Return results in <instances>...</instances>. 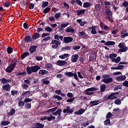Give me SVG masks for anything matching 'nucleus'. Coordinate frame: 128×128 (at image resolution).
<instances>
[{
    "mask_svg": "<svg viewBox=\"0 0 128 128\" xmlns=\"http://www.w3.org/2000/svg\"><path fill=\"white\" fill-rule=\"evenodd\" d=\"M100 42L102 44H104V45L109 46H114L115 45L116 43L112 41H108L106 42V41L104 40H102L100 41Z\"/></svg>",
    "mask_w": 128,
    "mask_h": 128,
    "instance_id": "obj_7",
    "label": "nucleus"
},
{
    "mask_svg": "<svg viewBox=\"0 0 128 128\" xmlns=\"http://www.w3.org/2000/svg\"><path fill=\"white\" fill-rule=\"evenodd\" d=\"M2 89L4 90H6L7 92H9L10 90V87L9 84H4L2 86Z\"/></svg>",
    "mask_w": 128,
    "mask_h": 128,
    "instance_id": "obj_10",
    "label": "nucleus"
},
{
    "mask_svg": "<svg viewBox=\"0 0 128 128\" xmlns=\"http://www.w3.org/2000/svg\"><path fill=\"white\" fill-rule=\"evenodd\" d=\"M25 108L29 110L31 108V104L26 103L25 104Z\"/></svg>",
    "mask_w": 128,
    "mask_h": 128,
    "instance_id": "obj_63",
    "label": "nucleus"
},
{
    "mask_svg": "<svg viewBox=\"0 0 128 128\" xmlns=\"http://www.w3.org/2000/svg\"><path fill=\"white\" fill-rule=\"evenodd\" d=\"M84 92H85V94H86V95L89 96L93 95L94 94V92H90V91H86V90H84Z\"/></svg>",
    "mask_w": 128,
    "mask_h": 128,
    "instance_id": "obj_46",
    "label": "nucleus"
},
{
    "mask_svg": "<svg viewBox=\"0 0 128 128\" xmlns=\"http://www.w3.org/2000/svg\"><path fill=\"white\" fill-rule=\"evenodd\" d=\"M30 94V92L28 90L26 92H24L22 94V96H28Z\"/></svg>",
    "mask_w": 128,
    "mask_h": 128,
    "instance_id": "obj_54",
    "label": "nucleus"
},
{
    "mask_svg": "<svg viewBox=\"0 0 128 128\" xmlns=\"http://www.w3.org/2000/svg\"><path fill=\"white\" fill-rule=\"evenodd\" d=\"M51 44L54 45H52V48L54 49L57 48H58V46L61 44L60 42H59L58 40H52Z\"/></svg>",
    "mask_w": 128,
    "mask_h": 128,
    "instance_id": "obj_4",
    "label": "nucleus"
},
{
    "mask_svg": "<svg viewBox=\"0 0 128 128\" xmlns=\"http://www.w3.org/2000/svg\"><path fill=\"white\" fill-rule=\"evenodd\" d=\"M15 112H16L14 108H12L10 111V112H9L8 114L10 116H12L14 114Z\"/></svg>",
    "mask_w": 128,
    "mask_h": 128,
    "instance_id": "obj_45",
    "label": "nucleus"
},
{
    "mask_svg": "<svg viewBox=\"0 0 128 128\" xmlns=\"http://www.w3.org/2000/svg\"><path fill=\"white\" fill-rule=\"evenodd\" d=\"M98 90V88H95L94 87H91L90 88H87L85 90V92H93V91H96Z\"/></svg>",
    "mask_w": 128,
    "mask_h": 128,
    "instance_id": "obj_27",
    "label": "nucleus"
},
{
    "mask_svg": "<svg viewBox=\"0 0 128 128\" xmlns=\"http://www.w3.org/2000/svg\"><path fill=\"white\" fill-rule=\"evenodd\" d=\"M70 24L68 22H67L66 24L64 23L60 24V27L62 28H66L67 26H68Z\"/></svg>",
    "mask_w": 128,
    "mask_h": 128,
    "instance_id": "obj_62",
    "label": "nucleus"
},
{
    "mask_svg": "<svg viewBox=\"0 0 128 128\" xmlns=\"http://www.w3.org/2000/svg\"><path fill=\"white\" fill-rule=\"evenodd\" d=\"M124 65H119L116 67H112V70H121L122 68H124Z\"/></svg>",
    "mask_w": 128,
    "mask_h": 128,
    "instance_id": "obj_18",
    "label": "nucleus"
},
{
    "mask_svg": "<svg viewBox=\"0 0 128 128\" xmlns=\"http://www.w3.org/2000/svg\"><path fill=\"white\" fill-rule=\"evenodd\" d=\"M122 86L128 88V80H125L124 82L122 83Z\"/></svg>",
    "mask_w": 128,
    "mask_h": 128,
    "instance_id": "obj_64",
    "label": "nucleus"
},
{
    "mask_svg": "<svg viewBox=\"0 0 128 128\" xmlns=\"http://www.w3.org/2000/svg\"><path fill=\"white\" fill-rule=\"evenodd\" d=\"M79 56L78 54H76L75 55H72L71 57V61L72 62H78Z\"/></svg>",
    "mask_w": 128,
    "mask_h": 128,
    "instance_id": "obj_9",
    "label": "nucleus"
},
{
    "mask_svg": "<svg viewBox=\"0 0 128 128\" xmlns=\"http://www.w3.org/2000/svg\"><path fill=\"white\" fill-rule=\"evenodd\" d=\"M106 14L108 16V17H110V16L112 17V12L110 10H106Z\"/></svg>",
    "mask_w": 128,
    "mask_h": 128,
    "instance_id": "obj_32",
    "label": "nucleus"
},
{
    "mask_svg": "<svg viewBox=\"0 0 128 128\" xmlns=\"http://www.w3.org/2000/svg\"><path fill=\"white\" fill-rule=\"evenodd\" d=\"M42 5L41 6L42 8H46L48 6L49 2H48L42 1Z\"/></svg>",
    "mask_w": 128,
    "mask_h": 128,
    "instance_id": "obj_36",
    "label": "nucleus"
},
{
    "mask_svg": "<svg viewBox=\"0 0 128 128\" xmlns=\"http://www.w3.org/2000/svg\"><path fill=\"white\" fill-rule=\"evenodd\" d=\"M96 26H94L92 27V31L91 34H97L96 30Z\"/></svg>",
    "mask_w": 128,
    "mask_h": 128,
    "instance_id": "obj_25",
    "label": "nucleus"
},
{
    "mask_svg": "<svg viewBox=\"0 0 128 128\" xmlns=\"http://www.w3.org/2000/svg\"><path fill=\"white\" fill-rule=\"evenodd\" d=\"M25 103L23 101H19L18 102V106L20 107H22L24 106Z\"/></svg>",
    "mask_w": 128,
    "mask_h": 128,
    "instance_id": "obj_56",
    "label": "nucleus"
},
{
    "mask_svg": "<svg viewBox=\"0 0 128 128\" xmlns=\"http://www.w3.org/2000/svg\"><path fill=\"white\" fill-rule=\"evenodd\" d=\"M121 102L120 99L118 98L114 101V104L116 105H120L122 104Z\"/></svg>",
    "mask_w": 128,
    "mask_h": 128,
    "instance_id": "obj_50",
    "label": "nucleus"
},
{
    "mask_svg": "<svg viewBox=\"0 0 128 128\" xmlns=\"http://www.w3.org/2000/svg\"><path fill=\"white\" fill-rule=\"evenodd\" d=\"M45 68L48 69H51L53 68V65L52 64L48 63L45 65Z\"/></svg>",
    "mask_w": 128,
    "mask_h": 128,
    "instance_id": "obj_37",
    "label": "nucleus"
},
{
    "mask_svg": "<svg viewBox=\"0 0 128 128\" xmlns=\"http://www.w3.org/2000/svg\"><path fill=\"white\" fill-rule=\"evenodd\" d=\"M40 69V67L38 66H31L30 67L28 66L26 68V72L28 74H31L32 72H36Z\"/></svg>",
    "mask_w": 128,
    "mask_h": 128,
    "instance_id": "obj_1",
    "label": "nucleus"
},
{
    "mask_svg": "<svg viewBox=\"0 0 128 128\" xmlns=\"http://www.w3.org/2000/svg\"><path fill=\"white\" fill-rule=\"evenodd\" d=\"M106 84H102L100 86V90L101 92H104L106 89Z\"/></svg>",
    "mask_w": 128,
    "mask_h": 128,
    "instance_id": "obj_26",
    "label": "nucleus"
},
{
    "mask_svg": "<svg viewBox=\"0 0 128 128\" xmlns=\"http://www.w3.org/2000/svg\"><path fill=\"white\" fill-rule=\"evenodd\" d=\"M128 50V48L126 46H125V48H120V50H118V52H124Z\"/></svg>",
    "mask_w": 128,
    "mask_h": 128,
    "instance_id": "obj_41",
    "label": "nucleus"
},
{
    "mask_svg": "<svg viewBox=\"0 0 128 128\" xmlns=\"http://www.w3.org/2000/svg\"><path fill=\"white\" fill-rule=\"evenodd\" d=\"M94 7L95 10L96 12H99L100 10L101 6L100 4H96Z\"/></svg>",
    "mask_w": 128,
    "mask_h": 128,
    "instance_id": "obj_28",
    "label": "nucleus"
},
{
    "mask_svg": "<svg viewBox=\"0 0 128 128\" xmlns=\"http://www.w3.org/2000/svg\"><path fill=\"white\" fill-rule=\"evenodd\" d=\"M68 56H69L68 54H64L63 55L59 56V58L63 60Z\"/></svg>",
    "mask_w": 128,
    "mask_h": 128,
    "instance_id": "obj_38",
    "label": "nucleus"
},
{
    "mask_svg": "<svg viewBox=\"0 0 128 128\" xmlns=\"http://www.w3.org/2000/svg\"><path fill=\"white\" fill-rule=\"evenodd\" d=\"M50 7H46L43 10V12L44 14H46L47 13L50 12Z\"/></svg>",
    "mask_w": 128,
    "mask_h": 128,
    "instance_id": "obj_39",
    "label": "nucleus"
},
{
    "mask_svg": "<svg viewBox=\"0 0 128 128\" xmlns=\"http://www.w3.org/2000/svg\"><path fill=\"white\" fill-rule=\"evenodd\" d=\"M126 78V76H118L116 79L118 82L124 81Z\"/></svg>",
    "mask_w": 128,
    "mask_h": 128,
    "instance_id": "obj_11",
    "label": "nucleus"
},
{
    "mask_svg": "<svg viewBox=\"0 0 128 128\" xmlns=\"http://www.w3.org/2000/svg\"><path fill=\"white\" fill-rule=\"evenodd\" d=\"M56 117L51 115L50 116H47V120L48 122H50L51 120H55Z\"/></svg>",
    "mask_w": 128,
    "mask_h": 128,
    "instance_id": "obj_35",
    "label": "nucleus"
},
{
    "mask_svg": "<svg viewBox=\"0 0 128 128\" xmlns=\"http://www.w3.org/2000/svg\"><path fill=\"white\" fill-rule=\"evenodd\" d=\"M68 64V62L65 60H58L56 62V64L58 66H63Z\"/></svg>",
    "mask_w": 128,
    "mask_h": 128,
    "instance_id": "obj_8",
    "label": "nucleus"
},
{
    "mask_svg": "<svg viewBox=\"0 0 128 128\" xmlns=\"http://www.w3.org/2000/svg\"><path fill=\"white\" fill-rule=\"evenodd\" d=\"M99 102V100H94V101H90V106L91 107H92V106H96L98 104V102Z\"/></svg>",
    "mask_w": 128,
    "mask_h": 128,
    "instance_id": "obj_16",
    "label": "nucleus"
},
{
    "mask_svg": "<svg viewBox=\"0 0 128 128\" xmlns=\"http://www.w3.org/2000/svg\"><path fill=\"white\" fill-rule=\"evenodd\" d=\"M65 31L66 33L75 34V29L72 28H66Z\"/></svg>",
    "mask_w": 128,
    "mask_h": 128,
    "instance_id": "obj_17",
    "label": "nucleus"
},
{
    "mask_svg": "<svg viewBox=\"0 0 128 128\" xmlns=\"http://www.w3.org/2000/svg\"><path fill=\"white\" fill-rule=\"evenodd\" d=\"M110 124V119L107 118L106 120L104 122V124L106 126Z\"/></svg>",
    "mask_w": 128,
    "mask_h": 128,
    "instance_id": "obj_52",
    "label": "nucleus"
},
{
    "mask_svg": "<svg viewBox=\"0 0 128 128\" xmlns=\"http://www.w3.org/2000/svg\"><path fill=\"white\" fill-rule=\"evenodd\" d=\"M17 76H26V72H23L18 73L16 74Z\"/></svg>",
    "mask_w": 128,
    "mask_h": 128,
    "instance_id": "obj_55",
    "label": "nucleus"
},
{
    "mask_svg": "<svg viewBox=\"0 0 128 128\" xmlns=\"http://www.w3.org/2000/svg\"><path fill=\"white\" fill-rule=\"evenodd\" d=\"M24 40L26 43H28V42H30L32 40V38H31V37L30 36V35H28V36H25V38H24Z\"/></svg>",
    "mask_w": 128,
    "mask_h": 128,
    "instance_id": "obj_14",
    "label": "nucleus"
},
{
    "mask_svg": "<svg viewBox=\"0 0 128 128\" xmlns=\"http://www.w3.org/2000/svg\"><path fill=\"white\" fill-rule=\"evenodd\" d=\"M52 98L54 99L58 100H62V98L61 96H58V95L53 96Z\"/></svg>",
    "mask_w": 128,
    "mask_h": 128,
    "instance_id": "obj_47",
    "label": "nucleus"
},
{
    "mask_svg": "<svg viewBox=\"0 0 128 128\" xmlns=\"http://www.w3.org/2000/svg\"><path fill=\"white\" fill-rule=\"evenodd\" d=\"M30 53L28 52H24L20 56V58L22 60H24L25 58L28 56H30Z\"/></svg>",
    "mask_w": 128,
    "mask_h": 128,
    "instance_id": "obj_20",
    "label": "nucleus"
},
{
    "mask_svg": "<svg viewBox=\"0 0 128 128\" xmlns=\"http://www.w3.org/2000/svg\"><path fill=\"white\" fill-rule=\"evenodd\" d=\"M74 40L70 36H66L64 38V42L65 44H68L72 42Z\"/></svg>",
    "mask_w": 128,
    "mask_h": 128,
    "instance_id": "obj_6",
    "label": "nucleus"
},
{
    "mask_svg": "<svg viewBox=\"0 0 128 128\" xmlns=\"http://www.w3.org/2000/svg\"><path fill=\"white\" fill-rule=\"evenodd\" d=\"M32 100H33L32 98L30 99V98H26L24 100V102H25V103H26V102H30Z\"/></svg>",
    "mask_w": 128,
    "mask_h": 128,
    "instance_id": "obj_57",
    "label": "nucleus"
},
{
    "mask_svg": "<svg viewBox=\"0 0 128 128\" xmlns=\"http://www.w3.org/2000/svg\"><path fill=\"white\" fill-rule=\"evenodd\" d=\"M81 48V46H72V49L75 50H80Z\"/></svg>",
    "mask_w": 128,
    "mask_h": 128,
    "instance_id": "obj_51",
    "label": "nucleus"
},
{
    "mask_svg": "<svg viewBox=\"0 0 128 128\" xmlns=\"http://www.w3.org/2000/svg\"><path fill=\"white\" fill-rule=\"evenodd\" d=\"M112 117V114L110 112H108L106 116L107 119H110V118Z\"/></svg>",
    "mask_w": 128,
    "mask_h": 128,
    "instance_id": "obj_59",
    "label": "nucleus"
},
{
    "mask_svg": "<svg viewBox=\"0 0 128 128\" xmlns=\"http://www.w3.org/2000/svg\"><path fill=\"white\" fill-rule=\"evenodd\" d=\"M64 76H66L67 77L71 78L72 76H74V78L76 80H79L76 73H73L72 72H64Z\"/></svg>",
    "mask_w": 128,
    "mask_h": 128,
    "instance_id": "obj_3",
    "label": "nucleus"
},
{
    "mask_svg": "<svg viewBox=\"0 0 128 128\" xmlns=\"http://www.w3.org/2000/svg\"><path fill=\"white\" fill-rule=\"evenodd\" d=\"M56 110H58V108L57 107H56V108H50V109H49L48 110L46 111V112L48 114H50L51 112H54L55 111H56Z\"/></svg>",
    "mask_w": 128,
    "mask_h": 128,
    "instance_id": "obj_31",
    "label": "nucleus"
},
{
    "mask_svg": "<svg viewBox=\"0 0 128 128\" xmlns=\"http://www.w3.org/2000/svg\"><path fill=\"white\" fill-rule=\"evenodd\" d=\"M50 39H51L50 36H48L47 38H43L42 40H41V42H42V43H43V42L44 41L47 42L48 40H50Z\"/></svg>",
    "mask_w": 128,
    "mask_h": 128,
    "instance_id": "obj_48",
    "label": "nucleus"
},
{
    "mask_svg": "<svg viewBox=\"0 0 128 128\" xmlns=\"http://www.w3.org/2000/svg\"><path fill=\"white\" fill-rule=\"evenodd\" d=\"M95 54L92 53L90 56H89V62H93L94 60Z\"/></svg>",
    "mask_w": 128,
    "mask_h": 128,
    "instance_id": "obj_30",
    "label": "nucleus"
},
{
    "mask_svg": "<svg viewBox=\"0 0 128 128\" xmlns=\"http://www.w3.org/2000/svg\"><path fill=\"white\" fill-rule=\"evenodd\" d=\"M62 14L60 12L56 13L54 15V17L56 19H58L61 16Z\"/></svg>",
    "mask_w": 128,
    "mask_h": 128,
    "instance_id": "obj_60",
    "label": "nucleus"
},
{
    "mask_svg": "<svg viewBox=\"0 0 128 128\" xmlns=\"http://www.w3.org/2000/svg\"><path fill=\"white\" fill-rule=\"evenodd\" d=\"M44 124H42L41 123L36 122L35 124V126H32V128H44Z\"/></svg>",
    "mask_w": 128,
    "mask_h": 128,
    "instance_id": "obj_13",
    "label": "nucleus"
},
{
    "mask_svg": "<svg viewBox=\"0 0 128 128\" xmlns=\"http://www.w3.org/2000/svg\"><path fill=\"white\" fill-rule=\"evenodd\" d=\"M44 30H46V31H47L48 32H51L53 31L52 28L50 26H48L46 28H44Z\"/></svg>",
    "mask_w": 128,
    "mask_h": 128,
    "instance_id": "obj_58",
    "label": "nucleus"
},
{
    "mask_svg": "<svg viewBox=\"0 0 128 128\" xmlns=\"http://www.w3.org/2000/svg\"><path fill=\"white\" fill-rule=\"evenodd\" d=\"M54 38L55 40H59V39H60V40L62 41L63 40V36H59L58 34H55L54 36Z\"/></svg>",
    "mask_w": 128,
    "mask_h": 128,
    "instance_id": "obj_23",
    "label": "nucleus"
},
{
    "mask_svg": "<svg viewBox=\"0 0 128 128\" xmlns=\"http://www.w3.org/2000/svg\"><path fill=\"white\" fill-rule=\"evenodd\" d=\"M85 12H86L85 10H77L76 15L78 16H80L82 14L84 15L85 14Z\"/></svg>",
    "mask_w": 128,
    "mask_h": 128,
    "instance_id": "obj_24",
    "label": "nucleus"
},
{
    "mask_svg": "<svg viewBox=\"0 0 128 128\" xmlns=\"http://www.w3.org/2000/svg\"><path fill=\"white\" fill-rule=\"evenodd\" d=\"M23 26H24V28L27 30H28L29 28V26H28V24H27L26 22H24L23 24Z\"/></svg>",
    "mask_w": 128,
    "mask_h": 128,
    "instance_id": "obj_61",
    "label": "nucleus"
},
{
    "mask_svg": "<svg viewBox=\"0 0 128 128\" xmlns=\"http://www.w3.org/2000/svg\"><path fill=\"white\" fill-rule=\"evenodd\" d=\"M16 64H17V62H16L14 63L10 64V66H8L10 67L11 68H12L14 70V68H15L16 66Z\"/></svg>",
    "mask_w": 128,
    "mask_h": 128,
    "instance_id": "obj_42",
    "label": "nucleus"
},
{
    "mask_svg": "<svg viewBox=\"0 0 128 128\" xmlns=\"http://www.w3.org/2000/svg\"><path fill=\"white\" fill-rule=\"evenodd\" d=\"M14 50L13 48L12 47H8L7 48V52L8 54H11L13 52Z\"/></svg>",
    "mask_w": 128,
    "mask_h": 128,
    "instance_id": "obj_40",
    "label": "nucleus"
},
{
    "mask_svg": "<svg viewBox=\"0 0 128 128\" xmlns=\"http://www.w3.org/2000/svg\"><path fill=\"white\" fill-rule=\"evenodd\" d=\"M62 112V110L61 108H59V109L57 110L56 111L53 112L52 114L54 115V116H57L58 114V115H60Z\"/></svg>",
    "mask_w": 128,
    "mask_h": 128,
    "instance_id": "obj_22",
    "label": "nucleus"
},
{
    "mask_svg": "<svg viewBox=\"0 0 128 128\" xmlns=\"http://www.w3.org/2000/svg\"><path fill=\"white\" fill-rule=\"evenodd\" d=\"M14 70V68H11L10 66H8L5 70L8 73H11Z\"/></svg>",
    "mask_w": 128,
    "mask_h": 128,
    "instance_id": "obj_44",
    "label": "nucleus"
},
{
    "mask_svg": "<svg viewBox=\"0 0 128 128\" xmlns=\"http://www.w3.org/2000/svg\"><path fill=\"white\" fill-rule=\"evenodd\" d=\"M74 110L72 109H70V106H67L66 108H64L63 110V113L64 114H73Z\"/></svg>",
    "mask_w": 128,
    "mask_h": 128,
    "instance_id": "obj_5",
    "label": "nucleus"
},
{
    "mask_svg": "<svg viewBox=\"0 0 128 128\" xmlns=\"http://www.w3.org/2000/svg\"><path fill=\"white\" fill-rule=\"evenodd\" d=\"M40 34H39L38 33L36 32V33L34 34V35H33V36H32V40H36V39L40 37Z\"/></svg>",
    "mask_w": 128,
    "mask_h": 128,
    "instance_id": "obj_29",
    "label": "nucleus"
},
{
    "mask_svg": "<svg viewBox=\"0 0 128 128\" xmlns=\"http://www.w3.org/2000/svg\"><path fill=\"white\" fill-rule=\"evenodd\" d=\"M122 85H119V86H115L114 88V90L116 91L118 90H122Z\"/></svg>",
    "mask_w": 128,
    "mask_h": 128,
    "instance_id": "obj_53",
    "label": "nucleus"
},
{
    "mask_svg": "<svg viewBox=\"0 0 128 128\" xmlns=\"http://www.w3.org/2000/svg\"><path fill=\"white\" fill-rule=\"evenodd\" d=\"M91 6V4L89 2H85L83 4V7L84 8H88Z\"/></svg>",
    "mask_w": 128,
    "mask_h": 128,
    "instance_id": "obj_34",
    "label": "nucleus"
},
{
    "mask_svg": "<svg viewBox=\"0 0 128 128\" xmlns=\"http://www.w3.org/2000/svg\"><path fill=\"white\" fill-rule=\"evenodd\" d=\"M18 93V91L17 90H11V94L12 96H14L15 95H17Z\"/></svg>",
    "mask_w": 128,
    "mask_h": 128,
    "instance_id": "obj_43",
    "label": "nucleus"
},
{
    "mask_svg": "<svg viewBox=\"0 0 128 128\" xmlns=\"http://www.w3.org/2000/svg\"><path fill=\"white\" fill-rule=\"evenodd\" d=\"M118 54H110L109 57L112 60L114 59V58H116Z\"/></svg>",
    "mask_w": 128,
    "mask_h": 128,
    "instance_id": "obj_49",
    "label": "nucleus"
},
{
    "mask_svg": "<svg viewBox=\"0 0 128 128\" xmlns=\"http://www.w3.org/2000/svg\"><path fill=\"white\" fill-rule=\"evenodd\" d=\"M121 60V58L120 56H118L116 58L112 59V62H114L116 64L119 63Z\"/></svg>",
    "mask_w": 128,
    "mask_h": 128,
    "instance_id": "obj_21",
    "label": "nucleus"
},
{
    "mask_svg": "<svg viewBox=\"0 0 128 128\" xmlns=\"http://www.w3.org/2000/svg\"><path fill=\"white\" fill-rule=\"evenodd\" d=\"M10 124V122L9 121H2L0 122L1 125H2V126H6Z\"/></svg>",
    "mask_w": 128,
    "mask_h": 128,
    "instance_id": "obj_33",
    "label": "nucleus"
},
{
    "mask_svg": "<svg viewBox=\"0 0 128 128\" xmlns=\"http://www.w3.org/2000/svg\"><path fill=\"white\" fill-rule=\"evenodd\" d=\"M85 112L84 109V108H80L79 110L76 111L74 112L76 114L78 115H82L83 113H84Z\"/></svg>",
    "mask_w": 128,
    "mask_h": 128,
    "instance_id": "obj_19",
    "label": "nucleus"
},
{
    "mask_svg": "<svg viewBox=\"0 0 128 128\" xmlns=\"http://www.w3.org/2000/svg\"><path fill=\"white\" fill-rule=\"evenodd\" d=\"M37 46L35 45H32L29 48V51H30V54H33L34 52L36 51Z\"/></svg>",
    "mask_w": 128,
    "mask_h": 128,
    "instance_id": "obj_12",
    "label": "nucleus"
},
{
    "mask_svg": "<svg viewBox=\"0 0 128 128\" xmlns=\"http://www.w3.org/2000/svg\"><path fill=\"white\" fill-rule=\"evenodd\" d=\"M48 71L46 70H39L38 74L40 75L44 76L46 74H48Z\"/></svg>",
    "mask_w": 128,
    "mask_h": 128,
    "instance_id": "obj_15",
    "label": "nucleus"
},
{
    "mask_svg": "<svg viewBox=\"0 0 128 128\" xmlns=\"http://www.w3.org/2000/svg\"><path fill=\"white\" fill-rule=\"evenodd\" d=\"M110 75L109 74H104L102 76V82H104L106 84H109L111 82H113V78L110 77Z\"/></svg>",
    "mask_w": 128,
    "mask_h": 128,
    "instance_id": "obj_2",
    "label": "nucleus"
}]
</instances>
